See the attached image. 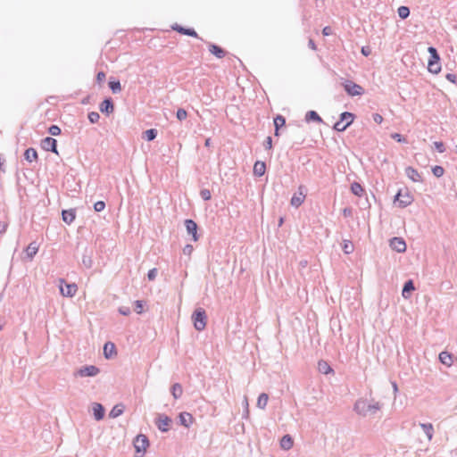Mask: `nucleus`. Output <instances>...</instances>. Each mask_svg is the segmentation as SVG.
<instances>
[{"mask_svg":"<svg viewBox=\"0 0 457 457\" xmlns=\"http://www.w3.org/2000/svg\"><path fill=\"white\" fill-rule=\"evenodd\" d=\"M379 409H380L379 403L374 402V401H369L367 399H360L355 403L356 411L362 416L375 413Z\"/></svg>","mask_w":457,"mask_h":457,"instance_id":"obj_1","label":"nucleus"},{"mask_svg":"<svg viewBox=\"0 0 457 457\" xmlns=\"http://www.w3.org/2000/svg\"><path fill=\"white\" fill-rule=\"evenodd\" d=\"M428 51L430 57L428 62V70L430 73L438 74L441 71L440 57L436 49L433 46H429Z\"/></svg>","mask_w":457,"mask_h":457,"instance_id":"obj_2","label":"nucleus"},{"mask_svg":"<svg viewBox=\"0 0 457 457\" xmlns=\"http://www.w3.org/2000/svg\"><path fill=\"white\" fill-rule=\"evenodd\" d=\"M395 202L398 203V206L404 208L413 202V195L408 188L400 189L395 197Z\"/></svg>","mask_w":457,"mask_h":457,"instance_id":"obj_3","label":"nucleus"},{"mask_svg":"<svg viewBox=\"0 0 457 457\" xmlns=\"http://www.w3.org/2000/svg\"><path fill=\"white\" fill-rule=\"evenodd\" d=\"M192 320L194 322V327L196 330L202 331L205 328L207 317L204 309H196L192 316Z\"/></svg>","mask_w":457,"mask_h":457,"instance_id":"obj_4","label":"nucleus"},{"mask_svg":"<svg viewBox=\"0 0 457 457\" xmlns=\"http://www.w3.org/2000/svg\"><path fill=\"white\" fill-rule=\"evenodd\" d=\"M354 120V115L351 112H345L340 116V120L335 123L334 129L337 131H344L350 126Z\"/></svg>","mask_w":457,"mask_h":457,"instance_id":"obj_5","label":"nucleus"},{"mask_svg":"<svg viewBox=\"0 0 457 457\" xmlns=\"http://www.w3.org/2000/svg\"><path fill=\"white\" fill-rule=\"evenodd\" d=\"M148 445L149 442L145 435H138L134 440V446L136 452L137 453H140L141 455H143L145 453Z\"/></svg>","mask_w":457,"mask_h":457,"instance_id":"obj_6","label":"nucleus"},{"mask_svg":"<svg viewBox=\"0 0 457 457\" xmlns=\"http://www.w3.org/2000/svg\"><path fill=\"white\" fill-rule=\"evenodd\" d=\"M343 85L347 94L352 96H361L364 93V90L361 86L351 80H346Z\"/></svg>","mask_w":457,"mask_h":457,"instance_id":"obj_7","label":"nucleus"},{"mask_svg":"<svg viewBox=\"0 0 457 457\" xmlns=\"http://www.w3.org/2000/svg\"><path fill=\"white\" fill-rule=\"evenodd\" d=\"M304 187L300 186L298 187V191L294 194L290 200V204L292 206L298 208L305 200L306 195L304 193Z\"/></svg>","mask_w":457,"mask_h":457,"instance_id":"obj_8","label":"nucleus"},{"mask_svg":"<svg viewBox=\"0 0 457 457\" xmlns=\"http://www.w3.org/2000/svg\"><path fill=\"white\" fill-rule=\"evenodd\" d=\"M56 144L57 142L54 138L47 137L41 141V147L46 151H52L58 154Z\"/></svg>","mask_w":457,"mask_h":457,"instance_id":"obj_9","label":"nucleus"},{"mask_svg":"<svg viewBox=\"0 0 457 457\" xmlns=\"http://www.w3.org/2000/svg\"><path fill=\"white\" fill-rule=\"evenodd\" d=\"M390 246L393 250L398 253H403L406 251V244L401 237H394L390 240Z\"/></svg>","mask_w":457,"mask_h":457,"instance_id":"obj_10","label":"nucleus"},{"mask_svg":"<svg viewBox=\"0 0 457 457\" xmlns=\"http://www.w3.org/2000/svg\"><path fill=\"white\" fill-rule=\"evenodd\" d=\"M60 291H61V294L63 296L72 297L73 295H76V293L78 291V287L74 283H72V284H66L64 287L61 285L60 286Z\"/></svg>","mask_w":457,"mask_h":457,"instance_id":"obj_11","label":"nucleus"},{"mask_svg":"<svg viewBox=\"0 0 457 457\" xmlns=\"http://www.w3.org/2000/svg\"><path fill=\"white\" fill-rule=\"evenodd\" d=\"M187 231L192 235L194 241H197L199 237L197 235V224L192 220H186L185 221Z\"/></svg>","mask_w":457,"mask_h":457,"instance_id":"obj_12","label":"nucleus"},{"mask_svg":"<svg viewBox=\"0 0 457 457\" xmlns=\"http://www.w3.org/2000/svg\"><path fill=\"white\" fill-rule=\"evenodd\" d=\"M170 422L171 420L169 417L162 415L158 418L156 424L160 430L166 432L170 428Z\"/></svg>","mask_w":457,"mask_h":457,"instance_id":"obj_13","label":"nucleus"},{"mask_svg":"<svg viewBox=\"0 0 457 457\" xmlns=\"http://www.w3.org/2000/svg\"><path fill=\"white\" fill-rule=\"evenodd\" d=\"M99 372V369L96 366H86L79 370V373L82 377H93L97 375Z\"/></svg>","mask_w":457,"mask_h":457,"instance_id":"obj_14","label":"nucleus"},{"mask_svg":"<svg viewBox=\"0 0 457 457\" xmlns=\"http://www.w3.org/2000/svg\"><path fill=\"white\" fill-rule=\"evenodd\" d=\"M104 354L106 359H111L117 355L115 345L112 342H108L104 346Z\"/></svg>","mask_w":457,"mask_h":457,"instance_id":"obj_15","label":"nucleus"},{"mask_svg":"<svg viewBox=\"0 0 457 457\" xmlns=\"http://www.w3.org/2000/svg\"><path fill=\"white\" fill-rule=\"evenodd\" d=\"M405 173L406 176L413 182H420L422 180L420 172L412 167H407L405 169Z\"/></svg>","mask_w":457,"mask_h":457,"instance_id":"obj_16","label":"nucleus"},{"mask_svg":"<svg viewBox=\"0 0 457 457\" xmlns=\"http://www.w3.org/2000/svg\"><path fill=\"white\" fill-rule=\"evenodd\" d=\"M209 51L212 54L215 55L219 59H221L226 55V51L220 46L214 44H211L209 46Z\"/></svg>","mask_w":457,"mask_h":457,"instance_id":"obj_17","label":"nucleus"},{"mask_svg":"<svg viewBox=\"0 0 457 457\" xmlns=\"http://www.w3.org/2000/svg\"><path fill=\"white\" fill-rule=\"evenodd\" d=\"M179 421L181 425L185 426L186 428H188L190 425L193 424L194 418L188 412H181L179 414Z\"/></svg>","mask_w":457,"mask_h":457,"instance_id":"obj_18","label":"nucleus"},{"mask_svg":"<svg viewBox=\"0 0 457 457\" xmlns=\"http://www.w3.org/2000/svg\"><path fill=\"white\" fill-rule=\"evenodd\" d=\"M439 360L443 364L446 365L447 367H451L453 362V355L448 352L440 353Z\"/></svg>","mask_w":457,"mask_h":457,"instance_id":"obj_19","label":"nucleus"},{"mask_svg":"<svg viewBox=\"0 0 457 457\" xmlns=\"http://www.w3.org/2000/svg\"><path fill=\"white\" fill-rule=\"evenodd\" d=\"M266 171V164L263 162L257 161L253 165V174L261 177Z\"/></svg>","mask_w":457,"mask_h":457,"instance_id":"obj_20","label":"nucleus"},{"mask_svg":"<svg viewBox=\"0 0 457 457\" xmlns=\"http://www.w3.org/2000/svg\"><path fill=\"white\" fill-rule=\"evenodd\" d=\"M172 29L183 35H187V36L194 37H198L197 33L193 29H185L179 25L173 26Z\"/></svg>","mask_w":457,"mask_h":457,"instance_id":"obj_21","label":"nucleus"},{"mask_svg":"<svg viewBox=\"0 0 457 457\" xmlns=\"http://www.w3.org/2000/svg\"><path fill=\"white\" fill-rule=\"evenodd\" d=\"M415 290L412 280H408L403 288L402 295L403 298L408 299L410 297V294Z\"/></svg>","mask_w":457,"mask_h":457,"instance_id":"obj_22","label":"nucleus"},{"mask_svg":"<svg viewBox=\"0 0 457 457\" xmlns=\"http://www.w3.org/2000/svg\"><path fill=\"white\" fill-rule=\"evenodd\" d=\"M294 445V440L289 435L284 436L280 440V446L284 450H289Z\"/></svg>","mask_w":457,"mask_h":457,"instance_id":"obj_23","label":"nucleus"},{"mask_svg":"<svg viewBox=\"0 0 457 457\" xmlns=\"http://www.w3.org/2000/svg\"><path fill=\"white\" fill-rule=\"evenodd\" d=\"M113 104L110 99H105L100 104V111L102 112H106L107 114L113 112Z\"/></svg>","mask_w":457,"mask_h":457,"instance_id":"obj_24","label":"nucleus"},{"mask_svg":"<svg viewBox=\"0 0 457 457\" xmlns=\"http://www.w3.org/2000/svg\"><path fill=\"white\" fill-rule=\"evenodd\" d=\"M62 220L67 224H71L75 220V212L74 210H64L62 213Z\"/></svg>","mask_w":457,"mask_h":457,"instance_id":"obj_25","label":"nucleus"},{"mask_svg":"<svg viewBox=\"0 0 457 457\" xmlns=\"http://www.w3.org/2000/svg\"><path fill=\"white\" fill-rule=\"evenodd\" d=\"M93 411H94L96 420H100L104 418V410L100 403H94Z\"/></svg>","mask_w":457,"mask_h":457,"instance_id":"obj_26","label":"nucleus"},{"mask_svg":"<svg viewBox=\"0 0 457 457\" xmlns=\"http://www.w3.org/2000/svg\"><path fill=\"white\" fill-rule=\"evenodd\" d=\"M286 120L282 115H277L274 118V126H275V136H278L279 128L285 126Z\"/></svg>","mask_w":457,"mask_h":457,"instance_id":"obj_27","label":"nucleus"},{"mask_svg":"<svg viewBox=\"0 0 457 457\" xmlns=\"http://www.w3.org/2000/svg\"><path fill=\"white\" fill-rule=\"evenodd\" d=\"M351 192L353 195L361 197L364 194V188L361 187V185L360 183L353 182V183L351 184Z\"/></svg>","mask_w":457,"mask_h":457,"instance_id":"obj_28","label":"nucleus"},{"mask_svg":"<svg viewBox=\"0 0 457 457\" xmlns=\"http://www.w3.org/2000/svg\"><path fill=\"white\" fill-rule=\"evenodd\" d=\"M25 159L29 162H36L37 160V153L34 148H29L24 154Z\"/></svg>","mask_w":457,"mask_h":457,"instance_id":"obj_29","label":"nucleus"},{"mask_svg":"<svg viewBox=\"0 0 457 457\" xmlns=\"http://www.w3.org/2000/svg\"><path fill=\"white\" fill-rule=\"evenodd\" d=\"M37 252L38 245L35 242L30 243L26 248V253L29 259H32L37 254Z\"/></svg>","mask_w":457,"mask_h":457,"instance_id":"obj_30","label":"nucleus"},{"mask_svg":"<svg viewBox=\"0 0 457 457\" xmlns=\"http://www.w3.org/2000/svg\"><path fill=\"white\" fill-rule=\"evenodd\" d=\"M318 370L322 374H328L333 371L328 363L325 361H320L318 362Z\"/></svg>","mask_w":457,"mask_h":457,"instance_id":"obj_31","label":"nucleus"},{"mask_svg":"<svg viewBox=\"0 0 457 457\" xmlns=\"http://www.w3.org/2000/svg\"><path fill=\"white\" fill-rule=\"evenodd\" d=\"M268 395L265 393L261 394L257 400V407H259L260 409H264L268 403Z\"/></svg>","mask_w":457,"mask_h":457,"instance_id":"obj_32","label":"nucleus"},{"mask_svg":"<svg viewBox=\"0 0 457 457\" xmlns=\"http://www.w3.org/2000/svg\"><path fill=\"white\" fill-rule=\"evenodd\" d=\"M342 248L345 253L350 254L353 252L354 245L352 241L345 239L343 241Z\"/></svg>","mask_w":457,"mask_h":457,"instance_id":"obj_33","label":"nucleus"},{"mask_svg":"<svg viewBox=\"0 0 457 457\" xmlns=\"http://www.w3.org/2000/svg\"><path fill=\"white\" fill-rule=\"evenodd\" d=\"M124 411V406L122 404H117L115 405L110 411V417L112 418H117L120 415L122 414Z\"/></svg>","mask_w":457,"mask_h":457,"instance_id":"obj_34","label":"nucleus"},{"mask_svg":"<svg viewBox=\"0 0 457 457\" xmlns=\"http://www.w3.org/2000/svg\"><path fill=\"white\" fill-rule=\"evenodd\" d=\"M183 389L180 384L176 383L171 387V394L175 399L179 398L182 395Z\"/></svg>","mask_w":457,"mask_h":457,"instance_id":"obj_35","label":"nucleus"},{"mask_svg":"<svg viewBox=\"0 0 457 457\" xmlns=\"http://www.w3.org/2000/svg\"><path fill=\"white\" fill-rule=\"evenodd\" d=\"M421 428L428 436V440L432 439L433 436V426L432 424H421Z\"/></svg>","mask_w":457,"mask_h":457,"instance_id":"obj_36","label":"nucleus"},{"mask_svg":"<svg viewBox=\"0 0 457 457\" xmlns=\"http://www.w3.org/2000/svg\"><path fill=\"white\" fill-rule=\"evenodd\" d=\"M397 12L399 17L402 19H406L410 15V10L407 6H400Z\"/></svg>","mask_w":457,"mask_h":457,"instance_id":"obj_37","label":"nucleus"},{"mask_svg":"<svg viewBox=\"0 0 457 457\" xmlns=\"http://www.w3.org/2000/svg\"><path fill=\"white\" fill-rule=\"evenodd\" d=\"M145 138L148 141H152L156 137L157 131L154 129H147L144 133Z\"/></svg>","mask_w":457,"mask_h":457,"instance_id":"obj_38","label":"nucleus"},{"mask_svg":"<svg viewBox=\"0 0 457 457\" xmlns=\"http://www.w3.org/2000/svg\"><path fill=\"white\" fill-rule=\"evenodd\" d=\"M109 86L113 93H119L121 90V86L119 80L110 81Z\"/></svg>","mask_w":457,"mask_h":457,"instance_id":"obj_39","label":"nucleus"},{"mask_svg":"<svg viewBox=\"0 0 457 457\" xmlns=\"http://www.w3.org/2000/svg\"><path fill=\"white\" fill-rule=\"evenodd\" d=\"M432 172L436 177L440 178L444 175L445 170L443 167L436 165L433 167Z\"/></svg>","mask_w":457,"mask_h":457,"instance_id":"obj_40","label":"nucleus"},{"mask_svg":"<svg viewBox=\"0 0 457 457\" xmlns=\"http://www.w3.org/2000/svg\"><path fill=\"white\" fill-rule=\"evenodd\" d=\"M176 116H177L179 120H184L187 117V111L185 109L179 108L177 111Z\"/></svg>","mask_w":457,"mask_h":457,"instance_id":"obj_41","label":"nucleus"},{"mask_svg":"<svg viewBox=\"0 0 457 457\" xmlns=\"http://www.w3.org/2000/svg\"><path fill=\"white\" fill-rule=\"evenodd\" d=\"M306 118L307 120H316V121H321V118L319 116V114L314 112V111H311L307 113L306 115Z\"/></svg>","mask_w":457,"mask_h":457,"instance_id":"obj_42","label":"nucleus"},{"mask_svg":"<svg viewBox=\"0 0 457 457\" xmlns=\"http://www.w3.org/2000/svg\"><path fill=\"white\" fill-rule=\"evenodd\" d=\"M100 119V115L96 112H91L88 113V120L91 123H96Z\"/></svg>","mask_w":457,"mask_h":457,"instance_id":"obj_43","label":"nucleus"},{"mask_svg":"<svg viewBox=\"0 0 457 457\" xmlns=\"http://www.w3.org/2000/svg\"><path fill=\"white\" fill-rule=\"evenodd\" d=\"M105 208V204L104 201H98L94 204V209L96 212H99L104 211Z\"/></svg>","mask_w":457,"mask_h":457,"instance_id":"obj_44","label":"nucleus"},{"mask_svg":"<svg viewBox=\"0 0 457 457\" xmlns=\"http://www.w3.org/2000/svg\"><path fill=\"white\" fill-rule=\"evenodd\" d=\"M49 133L52 135V136H58L61 134V129L57 126V125H52L50 128H49Z\"/></svg>","mask_w":457,"mask_h":457,"instance_id":"obj_45","label":"nucleus"},{"mask_svg":"<svg viewBox=\"0 0 457 457\" xmlns=\"http://www.w3.org/2000/svg\"><path fill=\"white\" fill-rule=\"evenodd\" d=\"M135 306H136L135 307V311H136L137 313L140 314V313L143 312L144 308H143V302L142 301H139V300L136 301L135 302Z\"/></svg>","mask_w":457,"mask_h":457,"instance_id":"obj_46","label":"nucleus"},{"mask_svg":"<svg viewBox=\"0 0 457 457\" xmlns=\"http://www.w3.org/2000/svg\"><path fill=\"white\" fill-rule=\"evenodd\" d=\"M200 195L204 200H210L212 197L211 192L208 189H203L200 192Z\"/></svg>","mask_w":457,"mask_h":457,"instance_id":"obj_47","label":"nucleus"},{"mask_svg":"<svg viewBox=\"0 0 457 457\" xmlns=\"http://www.w3.org/2000/svg\"><path fill=\"white\" fill-rule=\"evenodd\" d=\"M193 251H194V247L191 245H187L183 248V253L187 256H190L192 254Z\"/></svg>","mask_w":457,"mask_h":457,"instance_id":"obj_48","label":"nucleus"},{"mask_svg":"<svg viewBox=\"0 0 457 457\" xmlns=\"http://www.w3.org/2000/svg\"><path fill=\"white\" fill-rule=\"evenodd\" d=\"M157 275V269H151L147 273V278L149 280H154Z\"/></svg>","mask_w":457,"mask_h":457,"instance_id":"obj_49","label":"nucleus"},{"mask_svg":"<svg viewBox=\"0 0 457 457\" xmlns=\"http://www.w3.org/2000/svg\"><path fill=\"white\" fill-rule=\"evenodd\" d=\"M434 145L439 153H444L445 150V145L443 144V142H435Z\"/></svg>","mask_w":457,"mask_h":457,"instance_id":"obj_50","label":"nucleus"},{"mask_svg":"<svg viewBox=\"0 0 457 457\" xmlns=\"http://www.w3.org/2000/svg\"><path fill=\"white\" fill-rule=\"evenodd\" d=\"M373 120L378 124H381L383 122V117L378 113H375L373 114Z\"/></svg>","mask_w":457,"mask_h":457,"instance_id":"obj_51","label":"nucleus"},{"mask_svg":"<svg viewBox=\"0 0 457 457\" xmlns=\"http://www.w3.org/2000/svg\"><path fill=\"white\" fill-rule=\"evenodd\" d=\"M392 137H393L394 139H395L396 141H398V142H403V143L406 142L405 138H404V137H402L400 134H398V133H395V134H393V135H392Z\"/></svg>","mask_w":457,"mask_h":457,"instance_id":"obj_52","label":"nucleus"},{"mask_svg":"<svg viewBox=\"0 0 457 457\" xmlns=\"http://www.w3.org/2000/svg\"><path fill=\"white\" fill-rule=\"evenodd\" d=\"M105 79V73L104 71H99L96 75V80L101 83Z\"/></svg>","mask_w":457,"mask_h":457,"instance_id":"obj_53","label":"nucleus"},{"mask_svg":"<svg viewBox=\"0 0 457 457\" xmlns=\"http://www.w3.org/2000/svg\"><path fill=\"white\" fill-rule=\"evenodd\" d=\"M361 52L365 56H368L371 54V50L369 46H362Z\"/></svg>","mask_w":457,"mask_h":457,"instance_id":"obj_54","label":"nucleus"},{"mask_svg":"<svg viewBox=\"0 0 457 457\" xmlns=\"http://www.w3.org/2000/svg\"><path fill=\"white\" fill-rule=\"evenodd\" d=\"M8 228V224L6 222H0V234H4L6 232Z\"/></svg>","mask_w":457,"mask_h":457,"instance_id":"obj_55","label":"nucleus"},{"mask_svg":"<svg viewBox=\"0 0 457 457\" xmlns=\"http://www.w3.org/2000/svg\"><path fill=\"white\" fill-rule=\"evenodd\" d=\"M446 79L453 82V83H455L456 82V76L453 73H447L446 76H445Z\"/></svg>","mask_w":457,"mask_h":457,"instance_id":"obj_56","label":"nucleus"},{"mask_svg":"<svg viewBox=\"0 0 457 457\" xmlns=\"http://www.w3.org/2000/svg\"><path fill=\"white\" fill-rule=\"evenodd\" d=\"M331 33H332V29L330 27L327 26V27L323 28L322 34L324 36H329Z\"/></svg>","mask_w":457,"mask_h":457,"instance_id":"obj_57","label":"nucleus"},{"mask_svg":"<svg viewBox=\"0 0 457 457\" xmlns=\"http://www.w3.org/2000/svg\"><path fill=\"white\" fill-rule=\"evenodd\" d=\"M265 146H266L267 149H271L272 148V139H271L270 137H268L266 138Z\"/></svg>","mask_w":457,"mask_h":457,"instance_id":"obj_58","label":"nucleus"},{"mask_svg":"<svg viewBox=\"0 0 457 457\" xmlns=\"http://www.w3.org/2000/svg\"><path fill=\"white\" fill-rule=\"evenodd\" d=\"M308 46L309 47L313 50V51H316L317 50V46H316V44L314 43V41L312 39H310L309 42H308Z\"/></svg>","mask_w":457,"mask_h":457,"instance_id":"obj_59","label":"nucleus"},{"mask_svg":"<svg viewBox=\"0 0 457 457\" xmlns=\"http://www.w3.org/2000/svg\"><path fill=\"white\" fill-rule=\"evenodd\" d=\"M120 312L122 314V315H129L130 313V310L129 308H120Z\"/></svg>","mask_w":457,"mask_h":457,"instance_id":"obj_60","label":"nucleus"},{"mask_svg":"<svg viewBox=\"0 0 457 457\" xmlns=\"http://www.w3.org/2000/svg\"><path fill=\"white\" fill-rule=\"evenodd\" d=\"M343 214H344V216H345V217L350 216V215L352 214V209H350V208H345V209L343 210Z\"/></svg>","mask_w":457,"mask_h":457,"instance_id":"obj_61","label":"nucleus"},{"mask_svg":"<svg viewBox=\"0 0 457 457\" xmlns=\"http://www.w3.org/2000/svg\"><path fill=\"white\" fill-rule=\"evenodd\" d=\"M204 145L206 147H210L211 146V139L210 138H207L204 142Z\"/></svg>","mask_w":457,"mask_h":457,"instance_id":"obj_62","label":"nucleus"},{"mask_svg":"<svg viewBox=\"0 0 457 457\" xmlns=\"http://www.w3.org/2000/svg\"><path fill=\"white\" fill-rule=\"evenodd\" d=\"M245 404H246V406H248V401H247V398H246V397L245 398Z\"/></svg>","mask_w":457,"mask_h":457,"instance_id":"obj_63","label":"nucleus"}]
</instances>
